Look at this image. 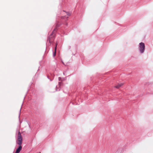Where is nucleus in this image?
I'll use <instances>...</instances> for the list:
<instances>
[{"instance_id":"1","label":"nucleus","mask_w":153,"mask_h":153,"mask_svg":"<svg viewBox=\"0 0 153 153\" xmlns=\"http://www.w3.org/2000/svg\"><path fill=\"white\" fill-rule=\"evenodd\" d=\"M56 27H58V25H56ZM57 30V27H56L54 29L51 34L49 36L48 38V41L50 43H52L54 41L55 33L56 31Z\"/></svg>"},{"instance_id":"2","label":"nucleus","mask_w":153,"mask_h":153,"mask_svg":"<svg viewBox=\"0 0 153 153\" xmlns=\"http://www.w3.org/2000/svg\"><path fill=\"white\" fill-rule=\"evenodd\" d=\"M22 135L20 131L18 132V140L17 141V143L19 145H21L22 143Z\"/></svg>"},{"instance_id":"3","label":"nucleus","mask_w":153,"mask_h":153,"mask_svg":"<svg viewBox=\"0 0 153 153\" xmlns=\"http://www.w3.org/2000/svg\"><path fill=\"white\" fill-rule=\"evenodd\" d=\"M145 46L144 43L141 42L140 43L139 50L140 52L142 53H143L144 51Z\"/></svg>"},{"instance_id":"4","label":"nucleus","mask_w":153,"mask_h":153,"mask_svg":"<svg viewBox=\"0 0 153 153\" xmlns=\"http://www.w3.org/2000/svg\"><path fill=\"white\" fill-rule=\"evenodd\" d=\"M22 149V146L20 145L19 148L16 149L15 153H19Z\"/></svg>"},{"instance_id":"5","label":"nucleus","mask_w":153,"mask_h":153,"mask_svg":"<svg viewBox=\"0 0 153 153\" xmlns=\"http://www.w3.org/2000/svg\"><path fill=\"white\" fill-rule=\"evenodd\" d=\"M123 85V83L118 84L117 85L114 86V87L117 88H119Z\"/></svg>"},{"instance_id":"6","label":"nucleus","mask_w":153,"mask_h":153,"mask_svg":"<svg viewBox=\"0 0 153 153\" xmlns=\"http://www.w3.org/2000/svg\"><path fill=\"white\" fill-rule=\"evenodd\" d=\"M56 48H55L54 52V53L53 54V56H55V55H56Z\"/></svg>"},{"instance_id":"7","label":"nucleus","mask_w":153,"mask_h":153,"mask_svg":"<svg viewBox=\"0 0 153 153\" xmlns=\"http://www.w3.org/2000/svg\"><path fill=\"white\" fill-rule=\"evenodd\" d=\"M66 13L67 15L68 16H70L71 15V13L68 12H66Z\"/></svg>"},{"instance_id":"8","label":"nucleus","mask_w":153,"mask_h":153,"mask_svg":"<svg viewBox=\"0 0 153 153\" xmlns=\"http://www.w3.org/2000/svg\"><path fill=\"white\" fill-rule=\"evenodd\" d=\"M57 45V43H56V45H55V48H56V50Z\"/></svg>"},{"instance_id":"9","label":"nucleus","mask_w":153,"mask_h":153,"mask_svg":"<svg viewBox=\"0 0 153 153\" xmlns=\"http://www.w3.org/2000/svg\"><path fill=\"white\" fill-rule=\"evenodd\" d=\"M64 17H65L64 16H62L61 17V19H63L64 18Z\"/></svg>"},{"instance_id":"10","label":"nucleus","mask_w":153,"mask_h":153,"mask_svg":"<svg viewBox=\"0 0 153 153\" xmlns=\"http://www.w3.org/2000/svg\"><path fill=\"white\" fill-rule=\"evenodd\" d=\"M39 153H40V152H39Z\"/></svg>"}]
</instances>
